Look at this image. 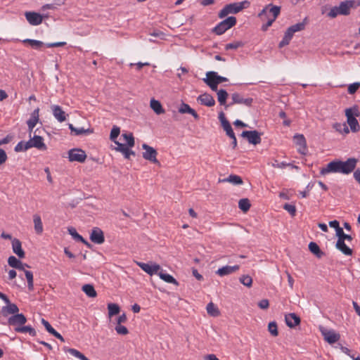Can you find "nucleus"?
<instances>
[{"label": "nucleus", "mask_w": 360, "mask_h": 360, "mask_svg": "<svg viewBox=\"0 0 360 360\" xmlns=\"http://www.w3.org/2000/svg\"><path fill=\"white\" fill-rule=\"evenodd\" d=\"M8 264L10 266L22 271H24L25 267H29L27 264L22 263L14 256H10L8 257Z\"/></svg>", "instance_id": "obj_20"}, {"label": "nucleus", "mask_w": 360, "mask_h": 360, "mask_svg": "<svg viewBox=\"0 0 360 360\" xmlns=\"http://www.w3.org/2000/svg\"><path fill=\"white\" fill-rule=\"evenodd\" d=\"M158 275L166 283H172L176 285L179 284L177 281L172 275L167 274L163 271H159Z\"/></svg>", "instance_id": "obj_31"}, {"label": "nucleus", "mask_w": 360, "mask_h": 360, "mask_svg": "<svg viewBox=\"0 0 360 360\" xmlns=\"http://www.w3.org/2000/svg\"><path fill=\"white\" fill-rule=\"evenodd\" d=\"M39 109L37 108L31 113L30 119L27 121V124H30V127H35L39 120Z\"/></svg>", "instance_id": "obj_33"}, {"label": "nucleus", "mask_w": 360, "mask_h": 360, "mask_svg": "<svg viewBox=\"0 0 360 360\" xmlns=\"http://www.w3.org/2000/svg\"><path fill=\"white\" fill-rule=\"evenodd\" d=\"M68 127L70 129L72 133H74L75 135H82L84 134H91L92 130L90 129H85L83 127L76 128L72 124H68Z\"/></svg>", "instance_id": "obj_34"}, {"label": "nucleus", "mask_w": 360, "mask_h": 360, "mask_svg": "<svg viewBox=\"0 0 360 360\" xmlns=\"http://www.w3.org/2000/svg\"><path fill=\"white\" fill-rule=\"evenodd\" d=\"M319 329L323 338H340L339 335L333 329L323 326H320Z\"/></svg>", "instance_id": "obj_30"}, {"label": "nucleus", "mask_w": 360, "mask_h": 360, "mask_svg": "<svg viewBox=\"0 0 360 360\" xmlns=\"http://www.w3.org/2000/svg\"><path fill=\"white\" fill-rule=\"evenodd\" d=\"M218 102L221 105H224L225 109L229 107V104H226V98L228 97V93L224 89H219L217 91Z\"/></svg>", "instance_id": "obj_25"}, {"label": "nucleus", "mask_w": 360, "mask_h": 360, "mask_svg": "<svg viewBox=\"0 0 360 360\" xmlns=\"http://www.w3.org/2000/svg\"><path fill=\"white\" fill-rule=\"evenodd\" d=\"M249 5L250 2L248 1L227 4L220 11L219 13V17L220 18H224L230 13H238Z\"/></svg>", "instance_id": "obj_4"}, {"label": "nucleus", "mask_w": 360, "mask_h": 360, "mask_svg": "<svg viewBox=\"0 0 360 360\" xmlns=\"http://www.w3.org/2000/svg\"><path fill=\"white\" fill-rule=\"evenodd\" d=\"M232 102L229 103V106L233 104H243L246 106H250L253 99L252 98H243L239 94L234 93L231 95Z\"/></svg>", "instance_id": "obj_14"}, {"label": "nucleus", "mask_w": 360, "mask_h": 360, "mask_svg": "<svg viewBox=\"0 0 360 360\" xmlns=\"http://www.w3.org/2000/svg\"><path fill=\"white\" fill-rule=\"evenodd\" d=\"M12 249L13 252L18 256L19 258H24L25 257V252L22 248V243L21 242L17 239L13 238L12 240Z\"/></svg>", "instance_id": "obj_21"}, {"label": "nucleus", "mask_w": 360, "mask_h": 360, "mask_svg": "<svg viewBox=\"0 0 360 360\" xmlns=\"http://www.w3.org/2000/svg\"><path fill=\"white\" fill-rule=\"evenodd\" d=\"M90 240L95 244H102L105 241L103 231L98 227H94L91 230L89 236Z\"/></svg>", "instance_id": "obj_12"}, {"label": "nucleus", "mask_w": 360, "mask_h": 360, "mask_svg": "<svg viewBox=\"0 0 360 360\" xmlns=\"http://www.w3.org/2000/svg\"><path fill=\"white\" fill-rule=\"evenodd\" d=\"M336 236L338 237V241L342 240L345 242V240L348 241H351L352 240V236L350 235L345 234L342 229H341V230L338 231Z\"/></svg>", "instance_id": "obj_49"}, {"label": "nucleus", "mask_w": 360, "mask_h": 360, "mask_svg": "<svg viewBox=\"0 0 360 360\" xmlns=\"http://www.w3.org/2000/svg\"><path fill=\"white\" fill-rule=\"evenodd\" d=\"M238 207L242 211L247 212L250 207L249 200L247 198L240 199L238 202Z\"/></svg>", "instance_id": "obj_47"}, {"label": "nucleus", "mask_w": 360, "mask_h": 360, "mask_svg": "<svg viewBox=\"0 0 360 360\" xmlns=\"http://www.w3.org/2000/svg\"><path fill=\"white\" fill-rule=\"evenodd\" d=\"M243 46V43L240 41H236L231 43L226 44L225 45V49H237Z\"/></svg>", "instance_id": "obj_52"}, {"label": "nucleus", "mask_w": 360, "mask_h": 360, "mask_svg": "<svg viewBox=\"0 0 360 360\" xmlns=\"http://www.w3.org/2000/svg\"><path fill=\"white\" fill-rule=\"evenodd\" d=\"M34 228L36 233L41 234L44 231L43 224L41 221V217L39 214L33 215Z\"/></svg>", "instance_id": "obj_27"}, {"label": "nucleus", "mask_w": 360, "mask_h": 360, "mask_svg": "<svg viewBox=\"0 0 360 360\" xmlns=\"http://www.w3.org/2000/svg\"><path fill=\"white\" fill-rule=\"evenodd\" d=\"M240 269L239 265L234 266H224L217 269L216 274L219 276H225L229 274H233V272L238 271Z\"/></svg>", "instance_id": "obj_19"}, {"label": "nucleus", "mask_w": 360, "mask_h": 360, "mask_svg": "<svg viewBox=\"0 0 360 360\" xmlns=\"http://www.w3.org/2000/svg\"><path fill=\"white\" fill-rule=\"evenodd\" d=\"M68 352L80 360H89L83 354L75 349H69Z\"/></svg>", "instance_id": "obj_54"}, {"label": "nucleus", "mask_w": 360, "mask_h": 360, "mask_svg": "<svg viewBox=\"0 0 360 360\" xmlns=\"http://www.w3.org/2000/svg\"><path fill=\"white\" fill-rule=\"evenodd\" d=\"M115 143L117 145V147L115 148V150L120 153H122L124 150L129 148L127 146V144L120 143L119 141H116Z\"/></svg>", "instance_id": "obj_62"}, {"label": "nucleus", "mask_w": 360, "mask_h": 360, "mask_svg": "<svg viewBox=\"0 0 360 360\" xmlns=\"http://www.w3.org/2000/svg\"><path fill=\"white\" fill-rule=\"evenodd\" d=\"M285 323L288 326L292 328L298 325L300 322V317L295 313H290L285 316Z\"/></svg>", "instance_id": "obj_22"}, {"label": "nucleus", "mask_w": 360, "mask_h": 360, "mask_svg": "<svg viewBox=\"0 0 360 360\" xmlns=\"http://www.w3.org/2000/svg\"><path fill=\"white\" fill-rule=\"evenodd\" d=\"M285 210H286L291 216H295L296 214V207L295 205L291 204H285L283 206Z\"/></svg>", "instance_id": "obj_60"}, {"label": "nucleus", "mask_w": 360, "mask_h": 360, "mask_svg": "<svg viewBox=\"0 0 360 360\" xmlns=\"http://www.w3.org/2000/svg\"><path fill=\"white\" fill-rule=\"evenodd\" d=\"M115 329L117 333L120 335H125L128 333L127 328L121 324H117Z\"/></svg>", "instance_id": "obj_59"}, {"label": "nucleus", "mask_w": 360, "mask_h": 360, "mask_svg": "<svg viewBox=\"0 0 360 360\" xmlns=\"http://www.w3.org/2000/svg\"><path fill=\"white\" fill-rule=\"evenodd\" d=\"M108 315L110 317L118 314L120 312V307L117 304L110 303L108 304Z\"/></svg>", "instance_id": "obj_44"}, {"label": "nucleus", "mask_w": 360, "mask_h": 360, "mask_svg": "<svg viewBox=\"0 0 360 360\" xmlns=\"http://www.w3.org/2000/svg\"><path fill=\"white\" fill-rule=\"evenodd\" d=\"M360 87V82H354L349 84L347 91L349 94H354L356 92L358 89Z\"/></svg>", "instance_id": "obj_57"}, {"label": "nucleus", "mask_w": 360, "mask_h": 360, "mask_svg": "<svg viewBox=\"0 0 360 360\" xmlns=\"http://www.w3.org/2000/svg\"><path fill=\"white\" fill-rule=\"evenodd\" d=\"M14 330L17 333H22V334L28 333V335L32 337H34L37 335L34 328L30 326H22V325L20 326L14 328Z\"/></svg>", "instance_id": "obj_23"}, {"label": "nucleus", "mask_w": 360, "mask_h": 360, "mask_svg": "<svg viewBox=\"0 0 360 360\" xmlns=\"http://www.w3.org/2000/svg\"><path fill=\"white\" fill-rule=\"evenodd\" d=\"M120 134V129L119 127L114 125L111 129L110 134V139L114 143L117 141V138L119 136Z\"/></svg>", "instance_id": "obj_46"}, {"label": "nucleus", "mask_w": 360, "mask_h": 360, "mask_svg": "<svg viewBox=\"0 0 360 360\" xmlns=\"http://www.w3.org/2000/svg\"><path fill=\"white\" fill-rule=\"evenodd\" d=\"M305 27V23L304 22L296 23L290 27H289L290 32L295 33L297 32L302 31Z\"/></svg>", "instance_id": "obj_53"}, {"label": "nucleus", "mask_w": 360, "mask_h": 360, "mask_svg": "<svg viewBox=\"0 0 360 360\" xmlns=\"http://www.w3.org/2000/svg\"><path fill=\"white\" fill-rule=\"evenodd\" d=\"M333 128L341 134H347L349 132V129L345 123H335L333 124Z\"/></svg>", "instance_id": "obj_43"}, {"label": "nucleus", "mask_w": 360, "mask_h": 360, "mask_svg": "<svg viewBox=\"0 0 360 360\" xmlns=\"http://www.w3.org/2000/svg\"><path fill=\"white\" fill-rule=\"evenodd\" d=\"M224 129V130L226 131V135L229 137V138H233L234 137V132L233 131V129L230 124V123H225L224 122V125L221 126Z\"/></svg>", "instance_id": "obj_56"}, {"label": "nucleus", "mask_w": 360, "mask_h": 360, "mask_svg": "<svg viewBox=\"0 0 360 360\" xmlns=\"http://www.w3.org/2000/svg\"><path fill=\"white\" fill-rule=\"evenodd\" d=\"M30 148V146L28 143V141H20L18 143V144L15 146L14 150L17 153L22 152V151H26L27 150Z\"/></svg>", "instance_id": "obj_42"}, {"label": "nucleus", "mask_w": 360, "mask_h": 360, "mask_svg": "<svg viewBox=\"0 0 360 360\" xmlns=\"http://www.w3.org/2000/svg\"><path fill=\"white\" fill-rule=\"evenodd\" d=\"M258 306L262 309H266L269 307V300L266 299H263L260 300L258 303Z\"/></svg>", "instance_id": "obj_64"}, {"label": "nucleus", "mask_w": 360, "mask_h": 360, "mask_svg": "<svg viewBox=\"0 0 360 360\" xmlns=\"http://www.w3.org/2000/svg\"><path fill=\"white\" fill-rule=\"evenodd\" d=\"M65 1L63 0H56L53 3L51 4H46L41 6V10L43 11L48 10V9H56L58 6H60L63 4H64Z\"/></svg>", "instance_id": "obj_39"}, {"label": "nucleus", "mask_w": 360, "mask_h": 360, "mask_svg": "<svg viewBox=\"0 0 360 360\" xmlns=\"http://www.w3.org/2000/svg\"><path fill=\"white\" fill-rule=\"evenodd\" d=\"M28 143L31 148H36L40 150H46V146L44 142V139L38 135H34L32 138H30L28 141Z\"/></svg>", "instance_id": "obj_13"}, {"label": "nucleus", "mask_w": 360, "mask_h": 360, "mask_svg": "<svg viewBox=\"0 0 360 360\" xmlns=\"http://www.w3.org/2000/svg\"><path fill=\"white\" fill-rule=\"evenodd\" d=\"M222 22L228 29H230L236 24V18L234 16H229L225 20H222Z\"/></svg>", "instance_id": "obj_51"}, {"label": "nucleus", "mask_w": 360, "mask_h": 360, "mask_svg": "<svg viewBox=\"0 0 360 360\" xmlns=\"http://www.w3.org/2000/svg\"><path fill=\"white\" fill-rule=\"evenodd\" d=\"M6 306L3 307L1 311L4 314V315L6 316L8 314H16L19 311V309L18 306L15 304L11 303L9 301V303H6Z\"/></svg>", "instance_id": "obj_24"}, {"label": "nucleus", "mask_w": 360, "mask_h": 360, "mask_svg": "<svg viewBox=\"0 0 360 360\" xmlns=\"http://www.w3.org/2000/svg\"><path fill=\"white\" fill-rule=\"evenodd\" d=\"M22 42L24 44H29L33 49H40L42 46H45L46 44L41 41L32 39H25L22 40Z\"/></svg>", "instance_id": "obj_35"}, {"label": "nucleus", "mask_w": 360, "mask_h": 360, "mask_svg": "<svg viewBox=\"0 0 360 360\" xmlns=\"http://www.w3.org/2000/svg\"><path fill=\"white\" fill-rule=\"evenodd\" d=\"M197 101L201 105H204L207 107H212V106L214 105V104H215V101H214L213 96L207 93H205V94L200 95L198 97Z\"/></svg>", "instance_id": "obj_18"}, {"label": "nucleus", "mask_w": 360, "mask_h": 360, "mask_svg": "<svg viewBox=\"0 0 360 360\" xmlns=\"http://www.w3.org/2000/svg\"><path fill=\"white\" fill-rule=\"evenodd\" d=\"M86 154L80 148H72L68 151V159L70 162H84L86 160Z\"/></svg>", "instance_id": "obj_5"}, {"label": "nucleus", "mask_w": 360, "mask_h": 360, "mask_svg": "<svg viewBox=\"0 0 360 360\" xmlns=\"http://www.w3.org/2000/svg\"><path fill=\"white\" fill-rule=\"evenodd\" d=\"M309 249L318 258H321L324 255V253L320 250L319 246L314 242L309 243Z\"/></svg>", "instance_id": "obj_36"}, {"label": "nucleus", "mask_w": 360, "mask_h": 360, "mask_svg": "<svg viewBox=\"0 0 360 360\" xmlns=\"http://www.w3.org/2000/svg\"><path fill=\"white\" fill-rule=\"evenodd\" d=\"M25 17L30 25L32 26H37L41 24L44 15L34 11H27L25 13ZM47 18V15H45Z\"/></svg>", "instance_id": "obj_8"}, {"label": "nucleus", "mask_w": 360, "mask_h": 360, "mask_svg": "<svg viewBox=\"0 0 360 360\" xmlns=\"http://www.w3.org/2000/svg\"><path fill=\"white\" fill-rule=\"evenodd\" d=\"M26 279L27 281V288L29 290L32 291L34 289V279L33 274L30 271L24 270Z\"/></svg>", "instance_id": "obj_41"}, {"label": "nucleus", "mask_w": 360, "mask_h": 360, "mask_svg": "<svg viewBox=\"0 0 360 360\" xmlns=\"http://www.w3.org/2000/svg\"><path fill=\"white\" fill-rule=\"evenodd\" d=\"M216 77L217 72L210 71L206 73V77L202 79L203 82L214 91H217V86L219 84Z\"/></svg>", "instance_id": "obj_11"}, {"label": "nucleus", "mask_w": 360, "mask_h": 360, "mask_svg": "<svg viewBox=\"0 0 360 360\" xmlns=\"http://www.w3.org/2000/svg\"><path fill=\"white\" fill-rule=\"evenodd\" d=\"M68 233L72 237L73 239H75L76 241H79L88 247L90 246V244L81 236L79 235L76 229L73 227H69L68 229Z\"/></svg>", "instance_id": "obj_26"}, {"label": "nucleus", "mask_w": 360, "mask_h": 360, "mask_svg": "<svg viewBox=\"0 0 360 360\" xmlns=\"http://www.w3.org/2000/svg\"><path fill=\"white\" fill-rule=\"evenodd\" d=\"M223 181H227L234 185H240L243 184L242 179L239 176L235 174L229 175L226 179H224Z\"/></svg>", "instance_id": "obj_40"}, {"label": "nucleus", "mask_w": 360, "mask_h": 360, "mask_svg": "<svg viewBox=\"0 0 360 360\" xmlns=\"http://www.w3.org/2000/svg\"><path fill=\"white\" fill-rule=\"evenodd\" d=\"M327 342L335 348H339L340 349V343L338 342V339H325Z\"/></svg>", "instance_id": "obj_63"}, {"label": "nucleus", "mask_w": 360, "mask_h": 360, "mask_svg": "<svg viewBox=\"0 0 360 360\" xmlns=\"http://www.w3.org/2000/svg\"><path fill=\"white\" fill-rule=\"evenodd\" d=\"M281 12V7L271 4L266 5L258 14L262 21L266 22L262 25V30L266 31L271 26Z\"/></svg>", "instance_id": "obj_2"}, {"label": "nucleus", "mask_w": 360, "mask_h": 360, "mask_svg": "<svg viewBox=\"0 0 360 360\" xmlns=\"http://www.w3.org/2000/svg\"><path fill=\"white\" fill-rule=\"evenodd\" d=\"M121 138L123 139L127 146L132 148L134 146V138L132 133H123L121 135Z\"/></svg>", "instance_id": "obj_37"}, {"label": "nucleus", "mask_w": 360, "mask_h": 360, "mask_svg": "<svg viewBox=\"0 0 360 360\" xmlns=\"http://www.w3.org/2000/svg\"><path fill=\"white\" fill-rule=\"evenodd\" d=\"M345 116L347 122L349 126L350 130L356 133L359 130V124L356 117H359L360 112L357 106L347 108L345 110Z\"/></svg>", "instance_id": "obj_3"}, {"label": "nucleus", "mask_w": 360, "mask_h": 360, "mask_svg": "<svg viewBox=\"0 0 360 360\" xmlns=\"http://www.w3.org/2000/svg\"><path fill=\"white\" fill-rule=\"evenodd\" d=\"M293 140L295 145L297 146V151L302 155H307L308 148L307 146V141L303 134H296L293 136Z\"/></svg>", "instance_id": "obj_6"}, {"label": "nucleus", "mask_w": 360, "mask_h": 360, "mask_svg": "<svg viewBox=\"0 0 360 360\" xmlns=\"http://www.w3.org/2000/svg\"><path fill=\"white\" fill-rule=\"evenodd\" d=\"M228 30L229 29L226 27V25H224V23L221 21L213 28L212 31L217 35H221Z\"/></svg>", "instance_id": "obj_45"}, {"label": "nucleus", "mask_w": 360, "mask_h": 360, "mask_svg": "<svg viewBox=\"0 0 360 360\" xmlns=\"http://www.w3.org/2000/svg\"><path fill=\"white\" fill-rule=\"evenodd\" d=\"M41 324L44 326L45 329L49 332L51 335H53L55 338H63L62 335L58 333L52 326L51 325L45 320L44 319H41Z\"/></svg>", "instance_id": "obj_29"}, {"label": "nucleus", "mask_w": 360, "mask_h": 360, "mask_svg": "<svg viewBox=\"0 0 360 360\" xmlns=\"http://www.w3.org/2000/svg\"><path fill=\"white\" fill-rule=\"evenodd\" d=\"M192 108L189 106V105L183 103L179 109V112L180 113H189Z\"/></svg>", "instance_id": "obj_61"}, {"label": "nucleus", "mask_w": 360, "mask_h": 360, "mask_svg": "<svg viewBox=\"0 0 360 360\" xmlns=\"http://www.w3.org/2000/svg\"><path fill=\"white\" fill-rule=\"evenodd\" d=\"M338 15H341L340 11L339 10V6H333L330 8V11L328 13V16L331 18H336Z\"/></svg>", "instance_id": "obj_58"}, {"label": "nucleus", "mask_w": 360, "mask_h": 360, "mask_svg": "<svg viewBox=\"0 0 360 360\" xmlns=\"http://www.w3.org/2000/svg\"><path fill=\"white\" fill-rule=\"evenodd\" d=\"M241 136L247 139L248 141L253 145H257L261 143V134L257 131H243Z\"/></svg>", "instance_id": "obj_10"}, {"label": "nucleus", "mask_w": 360, "mask_h": 360, "mask_svg": "<svg viewBox=\"0 0 360 360\" xmlns=\"http://www.w3.org/2000/svg\"><path fill=\"white\" fill-rule=\"evenodd\" d=\"M335 247L345 255H352V250L346 245L344 241H337Z\"/></svg>", "instance_id": "obj_32"}, {"label": "nucleus", "mask_w": 360, "mask_h": 360, "mask_svg": "<svg viewBox=\"0 0 360 360\" xmlns=\"http://www.w3.org/2000/svg\"><path fill=\"white\" fill-rule=\"evenodd\" d=\"M27 321L26 317L22 314H16L11 316L8 319V322L10 326L14 328L20 326L25 324Z\"/></svg>", "instance_id": "obj_15"}, {"label": "nucleus", "mask_w": 360, "mask_h": 360, "mask_svg": "<svg viewBox=\"0 0 360 360\" xmlns=\"http://www.w3.org/2000/svg\"><path fill=\"white\" fill-rule=\"evenodd\" d=\"M358 160L355 158H348L346 161L335 160L330 162L325 167L320 170L321 175H326L329 173H340L343 174H349L354 172Z\"/></svg>", "instance_id": "obj_1"}, {"label": "nucleus", "mask_w": 360, "mask_h": 360, "mask_svg": "<svg viewBox=\"0 0 360 360\" xmlns=\"http://www.w3.org/2000/svg\"><path fill=\"white\" fill-rule=\"evenodd\" d=\"M206 309L207 313L213 316H216L219 314V311L217 308L212 302H210L207 304Z\"/></svg>", "instance_id": "obj_50"}, {"label": "nucleus", "mask_w": 360, "mask_h": 360, "mask_svg": "<svg viewBox=\"0 0 360 360\" xmlns=\"http://www.w3.org/2000/svg\"><path fill=\"white\" fill-rule=\"evenodd\" d=\"M150 105L152 110L157 114V115H161L165 112V110L162 106V104L158 100H155L154 98L150 100Z\"/></svg>", "instance_id": "obj_28"}, {"label": "nucleus", "mask_w": 360, "mask_h": 360, "mask_svg": "<svg viewBox=\"0 0 360 360\" xmlns=\"http://www.w3.org/2000/svg\"><path fill=\"white\" fill-rule=\"evenodd\" d=\"M143 149L145 150L143 153V158L148 160L153 163H159L157 159L158 153L155 148L147 145L146 143H143L142 145Z\"/></svg>", "instance_id": "obj_9"}, {"label": "nucleus", "mask_w": 360, "mask_h": 360, "mask_svg": "<svg viewBox=\"0 0 360 360\" xmlns=\"http://www.w3.org/2000/svg\"><path fill=\"white\" fill-rule=\"evenodd\" d=\"M53 117L59 122H63L66 120L68 115L63 110L62 108L58 105H53L51 107Z\"/></svg>", "instance_id": "obj_17"}, {"label": "nucleus", "mask_w": 360, "mask_h": 360, "mask_svg": "<svg viewBox=\"0 0 360 360\" xmlns=\"http://www.w3.org/2000/svg\"><path fill=\"white\" fill-rule=\"evenodd\" d=\"M356 7V2L354 0H347L340 2L339 5V10L342 15H348L350 13V10Z\"/></svg>", "instance_id": "obj_16"}, {"label": "nucleus", "mask_w": 360, "mask_h": 360, "mask_svg": "<svg viewBox=\"0 0 360 360\" xmlns=\"http://www.w3.org/2000/svg\"><path fill=\"white\" fill-rule=\"evenodd\" d=\"M239 281L243 285L248 288H250L252 285V278L248 275H243Z\"/></svg>", "instance_id": "obj_48"}, {"label": "nucleus", "mask_w": 360, "mask_h": 360, "mask_svg": "<svg viewBox=\"0 0 360 360\" xmlns=\"http://www.w3.org/2000/svg\"><path fill=\"white\" fill-rule=\"evenodd\" d=\"M268 330L271 335L276 336L278 335V328L276 322H270L268 326Z\"/></svg>", "instance_id": "obj_55"}, {"label": "nucleus", "mask_w": 360, "mask_h": 360, "mask_svg": "<svg viewBox=\"0 0 360 360\" xmlns=\"http://www.w3.org/2000/svg\"><path fill=\"white\" fill-rule=\"evenodd\" d=\"M136 264L146 273L150 276L158 274L161 267L156 263H144L141 262H136Z\"/></svg>", "instance_id": "obj_7"}, {"label": "nucleus", "mask_w": 360, "mask_h": 360, "mask_svg": "<svg viewBox=\"0 0 360 360\" xmlns=\"http://www.w3.org/2000/svg\"><path fill=\"white\" fill-rule=\"evenodd\" d=\"M82 290L89 297H95L97 295L94 286L91 284L84 285Z\"/></svg>", "instance_id": "obj_38"}]
</instances>
